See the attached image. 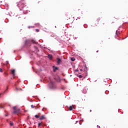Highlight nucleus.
<instances>
[{
  "mask_svg": "<svg viewBox=\"0 0 128 128\" xmlns=\"http://www.w3.org/2000/svg\"><path fill=\"white\" fill-rule=\"evenodd\" d=\"M42 122L41 123H38V127L42 125Z\"/></svg>",
  "mask_w": 128,
  "mask_h": 128,
  "instance_id": "obj_16",
  "label": "nucleus"
},
{
  "mask_svg": "<svg viewBox=\"0 0 128 128\" xmlns=\"http://www.w3.org/2000/svg\"><path fill=\"white\" fill-rule=\"evenodd\" d=\"M13 110H14V112H13L14 114H18L20 110V108H16V106L13 107Z\"/></svg>",
  "mask_w": 128,
  "mask_h": 128,
  "instance_id": "obj_2",
  "label": "nucleus"
},
{
  "mask_svg": "<svg viewBox=\"0 0 128 128\" xmlns=\"http://www.w3.org/2000/svg\"><path fill=\"white\" fill-rule=\"evenodd\" d=\"M6 62L7 64H8V61H6Z\"/></svg>",
  "mask_w": 128,
  "mask_h": 128,
  "instance_id": "obj_24",
  "label": "nucleus"
},
{
  "mask_svg": "<svg viewBox=\"0 0 128 128\" xmlns=\"http://www.w3.org/2000/svg\"><path fill=\"white\" fill-rule=\"evenodd\" d=\"M57 64H60L62 62V60H60V58H57Z\"/></svg>",
  "mask_w": 128,
  "mask_h": 128,
  "instance_id": "obj_5",
  "label": "nucleus"
},
{
  "mask_svg": "<svg viewBox=\"0 0 128 128\" xmlns=\"http://www.w3.org/2000/svg\"><path fill=\"white\" fill-rule=\"evenodd\" d=\"M73 108H74V106H70L69 108V110H72Z\"/></svg>",
  "mask_w": 128,
  "mask_h": 128,
  "instance_id": "obj_8",
  "label": "nucleus"
},
{
  "mask_svg": "<svg viewBox=\"0 0 128 128\" xmlns=\"http://www.w3.org/2000/svg\"><path fill=\"white\" fill-rule=\"evenodd\" d=\"M24 4H26L24 2V0H22L18 3V6L20 8H24Z\"/></svg>",
  "mask_w": 128,
  "mask_h": 128,
  "instance_id": "obj_1",
  "label": "nucleus"
},
{
  "mask_svg": "<svg viewBox=\"0 0 128 128\" xmlns=\"http://www.w3.org/2000/svg\"><path fill=\"white\" fill-rule=\"evenodd\" d=\"M4 106H2V105L0 104V108H3Z\"/></svg>",
  "mask_w": 128,
  "mask_h": 128,
  "instance_id": "obj_18",
  "label": "nucleus"
},
{
  "mask_svg": "<svg viewBox=\"0 0 128 128\" xmlns=\"http://www.w3.org/2000/svg\"><path fill=\"white\" fill-rule=\"evenodd\" d=\"M11 73L12 74H13V76H16V74H14L16 73V70H11Z\"/></svg>",
  "mask_w": 128,
  "mask_h": 128,
  "instance_id": "obj_3",
  "label": "nucleus"
},
{
  "mask_svg": "<svg viewBox=\"0 0 128 128\" xmlns=\"http://www.w3.org/2000/svg\"><path fill=\"white\" fill-rule=\"evenodd\" d=\"M48 58H50V60H52V54H48Z\"/></svg>",
  "mask_w": 128,
  "mask_h": 128,
  "instance_id": "obj_9",
  "label": "nucleus"
},
{
  "mask_svg": "<svg viewBox=\"0 0 128 128\" xmlns=\"http://www.w3.org/2000/svg\"><path fill=\"white\" fill-rule=\"evenodd\" d=\"M97 128H100V126H97Z\"/></svg>",
  "mask_w": 128,
  "mask_h": 128,
  "instance_id": "obj_23",
  "label": "nucleus"
},
{
  "mask_svg": "<svg viewBox=\"0 0 128 128\" xmlns=\"http://www.w3.org/2000/svg\"><path fill=\"white\" fill-rule=\"evenodd\" d=\"M31 108H34V105H31Z\"/></svg>",
  "mask_w": 128,
  "mask_h": 128,
  "instance_id": "obj_19",
  "label": "nucleus"
},
{
  "mask_svg": "<svg viewBox=\"0 0 128 128\" xmlns=\"http://www.w3.org/2000/svg\"><path fill=\"white\" fill-rule=\"evenodd\" d=\"M8 86H7V88H6V90H8Z\"/></svg>",
  "mask_w": 128,
  "mask_h": 128,
  "instance_id": "obj_25",
  "label": "nucleus"
},
{
  "mask_svg": "<svg viewBox=\"0 0 128 128\" xmlns=\"http://www.w3.org/2000/svg\"><path fill=\"white\" fill-rule=\"evenodd\" d=\"M8 114H5V116H8Z\"/></svg>",
  "mask_w": 128,
  "mask_h": 128,
  "instance_id": "obj_26",
  "label": "nucleus"
},
{
  "mask_svg": "<svg viewBox=\"0 0 128 128\" xmlns=\"http://www.w3.org/2000/svg\"><path fill=\"white\" fill-rule=\"evenodd\" d=\"M71 60L72 62H74L76 60V59L74 58H71Z\"/></svg>",
  "mask_w": 128,
  "mask_h": 128,
  "instance_id": "obj_13",
  "label": "nucleus"
},
{
  "mask_svg": "<svg viewBox=\"0 0 128 128\" xmlns=\"http://www.w3.org/2000/svg\"><path fill=\"white\" fill-rule=\"evenodd\" d=\"M36 32H40V30H38V29H36Z\"/></svg>",
  "mask_w": 128,
  "mask_h": 128,
  "instance_id": "obj_20",
  "label": "nucleus"
},
{
  "mask_svg": "<svg viewBox=\"0 0 128 128\" xmlns=\"http://www.w3.org/2000/svg\"><path fill=\"white\" fill-rule=\"evenodd\" d=\"M10 126H14V122H10Z\"/></svg>",
  "mask_w": 128,
  "mask_h": 128,
  "instance_id": "obj_11",
  "label": "nucleus"
},
{
  "mask_svg": "<svg viewBox=\"0 0 128 128\" xmlns=\"http://www.w3.org/2000/svg\"><path fill=\"white\" fill-rule=\"evenodd\" d=\"M50 84H52V86H50V88H54V82H50Z\"/></svg>",
  "mask_w": 128,
  "mask_h": 128,
  "instance_id": "obj_10",
  "label": "nucleus"
},
{
  "mask_svg": "<svg viewBox=\"0 0 128 128\" xmlns=\"http://www.w3.org/2000/svg\"><path fill=\"white\" fill-rule=\"evenodd\" d=\"M116 37L118 36V35L120 34V32L119 31L116 30Z\"/></svg>",
  "mask_w": 128,
  "mask_h": 128,
  "instance_id": "obj_4",
  "label": "nucleus"
},
{
  "mask_svg": "<svg viewBox=\"0 0 128 128\" xmlns=\"http://www.w3.org/2000/svg\"><path fill=\"white\" fill-rule=\"evenodd\" d=\"M79 78H82V76L80 75V76H79Z\"/></svg>",
  "mask_w": 128,
  "mask_h": 128,
  "instance_id": "obj_22",
  "label": "nucleus"
},
{
  "mask_svg": "<svg viewBox=\"0 0 128 128\" xmlns=\"http://www.w3.org/2000/svg\"><path fill=\"white\" fill-rule=\"evenodd\" d=\"M16 89L17 90H18V88H16Z\"/></svg>",
  "mask_w": 128,
  "mask_h": 128,
  "instance_id": "obj_31",
  "label": "nucleus"
},
{
  "mask_svg": "<svg viewBox=\"0 0 128 128\" xmlns=\"http://www.w3.org/2000/svg\"><path fill=\"white\" fill-rule=\"evenodd\" d=\"M35 118H40V116H38V115H36Z\"/></svg>",
  "mask_w": 128,
  "mask_h": 128,
  "instance_id": "obj_17",
  "label": "nucleus"
},
{
  "mask_svg": "<svg viewBox=\"0 0 128 128\" xmlns=\"http://www.w3.org/2000/svg\"><path fill=\"white\" fill-rule=\"evenodd\" d=\"M58 70V68L57 67H55L54 66H53L54 72H56V70Z\"/></svg>",
  "mask_w": 128,
  "mask_h": 128,
  "instance_id": "obj_6",
  "label": "nucleus"
},
{
  "mask_svg": "<svg viewBox=\"0 0 128 128\" xmlns=\"http://www.w3.org/2000/svg\"><path fill=\"white\" fill-rule=\"evenodd\" d=\"M80 70H82L80 69Z\"/></svg>",
  "mask_w": 128,
  "mask_h": 128,
  "instance_id": "obj_30",
  "label": "nucleus"
},
{
  "mask_svg": "<svg viewBox=\"0 0 128 128\" xmlns=\"http://www.w3.org/2000/svg\"><path fill=\"white\" fill-rule=\"evenodd\" d=\"M2 94H0V96H2Z\"/></svg>",
  "mask_w": 128,
  "mask_h": 128,
  "instance_id": "obj_27",
  "label": "nucleus"
},
{
  "mask_svg": "<svg viewBox=\"0 0 128 128\" xmlns=\"http://www.w3.org/2000/svg\"><path fill=\"white\" fill-rule=\"evenodd\" d=\"M32 44H36V42L34 40H32Z\"/></svg>",
  "mask_w": 128,
  "mask_h": 128,
  "instance_id": "obj_12",
  "label": "nucleus"
},
{
  "mask_svg": "<svg viewBox=\"0 0 128 128\" xmlns=\"http://www.w3.org/2000/svg\"><path fill=\"white\" fill-rule=\"evenodd\" d=\"M44 118H46L44 117V116H42L40 118V120H44Z\"/></svg>",
  "mask_w": 128,
  "mask_h": 128,
  "instance_id": "obj_7",
  "label": "nucleus"
},
{
  "mask_svg": "<svg viewBox=\"0 0 128 128\" xmlns=\"http://www.w3.org/2000/svg\"><path fill=\"white\" fill-rule=\"evenodd\" d=\"M90 112H92V110H90Z\"/></svg>",
  "mask_w": 128,
  "mask_h": 128,
  "instance_id": "obj_29",
  "label": "nucleus"
},
{
  "mask_svg": "<svg viewBox=\"0 0 128 128\" xmlns=\"http://www.w3.org/2000/svg\"><path fill=\"white\" fill-rule=\"evenodd\" d=\"M0 72H2V69L1 68H0Z\"/></svg>",
  "mask_w": 128,
  "mask_h": 128,
  "instance_id": "obj_21",
  "label": "nucleus"
},
{
  "mask_svg": "<svg viewBox=\"0 0 128 128\" xmlns=\"http://www.w3.org/2000/svg\"><path fill=\"white\" fill-rule=\"evenodd\" d=\"M96 52H98V50H97V51Z\"/></svg>",
  "mask_w": 128,
  "mask_h": 128,
  "instance_id": "obj_28",
  "label": "nucleus"
},
{
  "mask_svg": "<svg viewBox=\"0 0 128 128\" xmlns=\"http://www.w3.org/2000/svg\"><path fill=\"white\" fill-rule=\"evenodd\" d=\"M38 114H40L39 113Z\"/></svg>",
  "mask_w": 128,
  "mask_h": 128,
  "instance_id": "obj_32",
  "label": "nucleus"
},
{
  "mask_svg": "<svg viewBox=\"0 0 128 128\" xmlns=\"http://www.w3.org/2000/svg\"><path fill=\"white\" fill-rule=\"evenodd\" d=\"M4 76H8V73H6V72H4Z\"/></svg>",
  "mask_w": 128,
  "mask_h": 128,
  "instance_id": "obj_15",
  "label": "nucleus"
},
{
  "mask_svg": "<svg viewBox=\"0 0 128 128\" xmlns=\"http://www.w3.org/2000/svg\"><path fill=\"white\" fill-rule=\"evenodd\" d=\"M84 70L85 72H87V71H88V68H86V66L84 67Z\"/></svg>",
  "mask_w": 128,
  "mask_h": 128,
  "instance_id": "obj_14",
  "label": "nucleus"
}]
</instances>
